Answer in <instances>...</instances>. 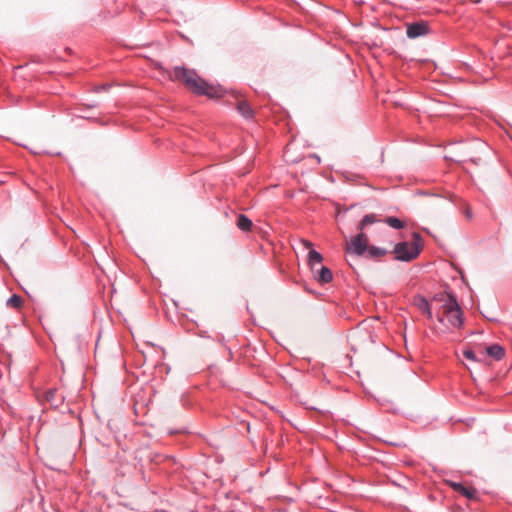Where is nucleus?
I'll return each mask as SVG.
<instances>
[{"label": "nucleus", "mask_w": 512, "mask_h": 512, "mask_svg": "<svg viewBox=\"0 0 512 512\" xmlns=\"http://www.w3.org/2000/svg\"><path fill=\"white\" fill-rule=\"evenodd\" d=\"M173 76L176 80L181 81L184 85L196 95H205L209 98H219L222 96V89L206 82L199 77L193 69L185 67H175Z\"/></svg>", "instance_id": "1"}, {"label": "nucleus", "mask_w": 512, "mask_h": 512, "mask_svg": "<svg viewBox=\"0 0 512 512\" xmlns=\"http://www.w3.org/2000/svg\"><path fill=\"white\" fill-rule=\"evenodd\" d=\"M434 301L441 303L442 313L437 312V320L443 324L447 318L450 325L454 328H460L463 324V314L459 307L456 297L451 293H439L434 296Z\"/></svg>", "instance_id": "2"}, {"label": "nucleus", "mask_w": 512, "mask_h": 512, "mask_svg": "<svg viewBox=\"0 0 512 512\" xmlns=\"http://www.w3.org/2000/svg\"><path fill=\"white\" fill-rule=\"evenodd\" d=\"M421 251V236L419 233H413V241L400 242L394 247L395 259L399 261H411L415 259Z\"/></svg>", "instance_id": "3"}, {"label": "nucleus", "mask_w": 512, "mask_h": 512, "mask_svg": "<svg viewBox=\"0 0 512 512\" xmlns=\"http://www.w3.org/2000/svg\"><path fill=\"white\" fill-rule=\"evenodd\" d=\"M368 249V237L363 232L351 238L347 243L346 251L357 256H362Z\"/></svg>", "instance_id": "4"}, {"label": "nucleus", "mask_w": 512, "mask_h": 512, "mask_svg": "<svg viewBox=\"0 0 512 512\" xmlns=\"http://www.w3.org/2000/svg\"><path fill=\"white\" fill-rule=\"evenodd\" d=\"M429 32V25L424 22H414L407 25L406 34L408 38H417L420 36H424Z\"/></svg>", "instance_id": "5"}, {"label": "nucleus", "mask_w": 512, "mask_h": 512, "mask_svg": "<svg viewBox=\"0 0 512 512\" xmlns=\"http://www.w3.org/2000/svg\"><path fill=\"white\" fill-rule=\"evenodd\" d=\"M45 399L51 406L55 408L59 407L64 401L63 395L60 394L57 389L48 390L45 393Z\"/></svg>", "instance_id": "6"}, {"label": "nucleus", "mask_w": 512, "mask_h": 512, "mask_svg": "<svg viewBox=\"0 0 512 512\" xmlns=\"http://www.w3.org/2000/svg\"><path fill=\"white\" fill-rule=\"evenodd\" d=\"M313 272L317 273L316 279L323 284H326V283H329L332 281V278H333L332 272L326 266H321L319 270H317V271L315 270Z\"/></svg>", "instance_id": "7"}, {"label": "nucleus", "mask_w": 512, "mask_h": 512, "mask_svg": "<svg viewBox=\"0 0 512 512\" xmlns=\"http://www.w3.org/2000/svg\"><path fill=\"white\" fill-rule=\"evenodd\" d=\"M486 353L496 359V360H500L504 357L505 355V350L502 346L498 345V344H492L490 346H488L486 348Z\"/></svg>", "instance_id": "8"}, {"label": "nucleus", "mask_w": 512, "mask_h": 512, "mask_svg": "<svg viewBox=\"0 0 512 512\" xmlns=\"http://www.w3.org/2000/svg\"><path fill=\"white\" fill-rule=\"evenodd\" d=\"M415 304L418 307V309L427 316L428 319L433 318V314L430 309L429 303L424 297L416 298Z\"/></svg>", "instance_id": "9"}, {"label": "nucleus", "mask_w": 512, "mask_h": 512, "mask_svg": "<svg viewBox=\"0 0 512 512\" xmlns=\"http://www.w3.org/2000/svg\"><path fill=\"white\" fill-rule=\"evenodd\" d=\"M237 110L245 119H251L254 116L253 109L246 101H239L237 104Z\"/></svg>", "instance_id": "10"}, {"label": "nucleus", "mask_w": 512, "mask_h": 512, "mask_svg": "<svg viewBox=\"0 0 512 512\" xmlns=\"http://www.w3.org/2000/svg\"><path fill=\"white\" fill-rule=\"evenodd\" d=\"M237 227L244 231H250L252 228V221L244 214H239L237 218Z\"/></svg>", "instance_id": "11"}, {"label": "nucleus", "mask_w": 512, "mask_h": 512, "mask_svg": "<svg viewBox=\"0 0 512 512\" xmlns=\"http://www.w3.org/2000/svg\"><path fill=\"white\" fill-rule=\"evenodd\" d=\"M322 260H323V257L319 252H317L316 250H313V249L309 251L308 261H309V265L311 266V269L313 271H315L316 265L321 264Z\"/></svg>", "instance_id": "12"}, {"label": "nucleus", "mask_w": 512, "mask_h": 512, "mask_svg": "<svg viewBox=\"0 0 512 512\" xmlns=\"http://www.w3.org/2000/svg\"><path fill=\"white\" fill-rule=\"evenodd\" d=\"M377 217L375 214H366L362 220L359 222L358 229L360 231L364 230L368 225L377 222Z\"/></svg>", "instance_id": "13"}, {"label": "nucleus", "mask_w": 512, "mask_h": 512, "mask_svg": "<svg viewBox=\"0 0 512 512\" xmlns=\"http://www.w3.org/2000/svg\"><path fill=\"white\" fill-rule=\"evenodd\" d=\"M367 254L369 257L371 258H378V257H382V256H385L387 254V250L386 249H383V248H380V247H376V246H368V249H367Z\"/></svg>", "instance_id": "14"}, {"label": "nucleus", "mask_w": 512, "mask_h": 512, "mask_svg": "<svg viewBox=\"0 0 512 512\" xmlns=\"http://www.w3.org/2000/svg\"><path fill=\"white\" fill-rule=\"evenodd\" d=\"M6 305L11 308H20L22 305V298L19 295L13 294L7 299Z\"/></svg>", "instance_id": "15"}, {"label": "nucleus", "mask_w": 512, "mask_h": 512, "mask_svg": "<svg viewBox=\"0 0 512 512\" xmlns=\"http://www.w3.org/2000/svg\"><path fill=\"white\" fill-rule=\"evenodd\" d=\"M385 222L394 229H402L404 227V222L396 217H388Z\"/></svg>", "instance_id": "16"}, {"label": "nucleus", "mask_w": 512, "mask_h": 512, "mask_svg": "<svg viewBox=\"0 0 512 512\" xmlns=\"http://www.w3.org/2000/svg\"><path fill=\"white\" fill-rule=\"evenodd\" d=\"M459 493L468 499H473L475 497L476 491L472 488H468V487L464 486V490H460Z\"/></svg>", "instance_id": "17"}, {"label": "nucleus", "mask_w": 512, "mask_h": 512, "mask_svg": "<svg viewBox=\"0 0 512 512\" xmlns=\"http://www.w3.org/2000/svg\"><path fill=\"white\" fill-rule=\"evenodd\" d=\"M463 356L467 360L478 361V359L476 357V354H475V352L472 349H465V350H463Z\"/></svg>", "instance_id": "18"}, {"label": "nucleus", "mask_w": 512, "mask_h": 512, "mask_svg": "<svg viewBox=\"0 0 512 512\" xmlns=\"http://www.w3.org/2000/svg\"><path fill=\"white\" fill-rule=\"evenodd\" d=\"M451 486L457 492H459L460 490H464V485L461 483H452Z\"/></svg>", "instance_id": "19"}, {"label": "nucleus", "mask_w": 512, "mask_h": 512, "mask_svg": "<svg viewBox=\"0 0 512 512\" xmlns=\"http://www.w3.org/2000/svg\"><path fill=\"white\" fill-rule=\"evenodd\" d=\"M109 86L104 84V85H100V86H96L95 87V91L96 92H101V91H105Z\"/></svg>", "instance_id": "20"}, {"label": "nucleus", "mask_w": 512, "mask_h": 512, "mask_svg": "<svg viewBox=\"0 0 512 512\" xmlns=\"http://www.w3.org/2000/svg\"><path fill=\"white\" fill-rule=\"evenodd\" d=\"M302 242H303V244H304V246H305L306 248H310V247H312V243H311L310 241H308V240H302Z\"/></svg>", "instance_id": "21"}]
</instances>
